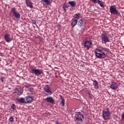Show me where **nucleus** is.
I'll return each instance as SVG.
<instances>
[{
  "label": "nucleus",
  "mask_w": 124,
  "mask_h": 124,
  "mask_svg": "<svg viewBox=\"0 0 124 124\" xmlns=\"http://www.w3.org/2000/svg\"><path fill=\"white\" fill-rule=\"evenodd\" d=\"M45 100H46L47 102H49V103H51L52 104H54V103H55V100L51 96L46 97Z\"/></svg>",
  "instance_id": "nucleus-13"
},
{
  "label": "nucleus",
  "mask_w": 124,
  "mask_h": 124,
  "mask_svg": "<svg viewBox=\"0 0 124 124\" xmlns=\"http://www.w3.org/2000/svg\"><path fill=\"white\" fill-rule=\"evenodd\" d=\"M4 38L7 43H9L12 41V39L10 37V34L9 33H6L4 36Z\"/></svg>",
  "instance_id": "nucleus-10"
},
{
  "label": "nucleus",
  "mask_w": 124,
  "mask_h": 124,
  "mask_svg": "<svg viewBox=\"0 0 124 124\" xmlns=\"http://www.w3.org/2000/svg\"><path fill=\"white\" fill-rule=\"evenodd\" d=\"M93 86H94L95 89H98V82L96 80H93Z\"/></svg>",
  "instance_id": "nucleus-19"
},
{
  "label": "nucleus",
  "mask_w": 124,
  "mask_h": 124,
  "mask_svg": "<svg viewBox=\"0 0 124 124\" xmlns=\"http://www.w3.org/2000/svg\"><path fill=\"white\" fill-rule=\"evenodd\" d=\"M101 39L102 41V43L103 44H105V43H107L108 42H110V38H109V36L107 33L104 32L101 35Z\"/></svg>",
  "instance_id": "nucleus-4"
},
{
  "label": "nucleus",
  "mask_w": 124,
  "mask_h": 124,
  "mask_svg": "<svg viewBox=\"0 0 124 124\" xmlns=\"http://www.w3.org/2000/svg\"><path fill=\"white\" fill-rule=\"evenodd\" d=\"M78 23V19L73 18L71 20V25L72 28H74V27H75V26L77 25Z\"/></svg>",
  "instance_id": "nucleus-17"
},
{
  "label": "nucleus",
  "mask_w": 124,
  "mask_h": 124,
  "mask_svg": "<svg viewBox=\"0 0 124 124\" xmlns=\"http://www.w3.org/2000/svg\"><path fill=\"white\" fill-rule=\"evenodd\" d=\"M29 87H30V84H27L26 85H25V87L26 88H28Z\"/></svg>",
  "instance_id": "nucleus-32"
},
{
  "label": "nucleus",
  "mask_w": 124,
  "mask_h": 124,
  "mask_svg": "<svg viewBox=\"0 0 124 124\" xmlns=\"http://www.w3.org/2000/svg\"><path fill=\"white\" fill-rule=\"evenodd\" d=\"M55 124H62V123H61V122H59L58 121H56Z\"/></svg>",
  "instance_id": "nucleus-31"
},
{
  "label": "nucleus",
  "mask_w": 124,
  "mask_h": 124,
  "mask_svg": "<svg viewBox=\"0 0 124 124\" xmlns=\"http://www.w3.org/2000/svg\"><path fill=\"white\" fill-rule=\"evenodd\" d=\"M32 23L34 25H36V21L35 20H34V19H32Z\"/></svg>",
  "instance_id": "nucleus-28"
},
{
  "label": "nucleus",
  "mask_w": 124,
  "mask_h": 124,
  "mask_svg": "<svg viewBox=\"0 0 124 124\" xmlns=\"http://www.w3.org/2000/svg\"><path fill=\"white\" fill-rule=\"evenodd\" d=\"M16 100H17V101L20 103H26L25 98H24L16 99Z\"/></svg>",
  "instance_id": "nucleus-20"
},
{
  "label": "nucleus",
  "mask_w": 124,
  "mask_h": 124,
  "mask_svg": "<svg viewBox=\"0 0 124 124\" xmlns=\"http://www.w3.org/2000/svg\"><path fill=\"white\" fill-rule=\"evenodd\" d=\"M14 121V119H13V117H11L9 119V123H13V122Z\"/></svg>",
  "instance_id": "nucleus-24"
},
{
  "label": "nucleus",
  "mask_w": 124,
  "mask_h": 124,
  "mask_svg": "<svg viewBox=\"0 0 124 124\" xmlns=\"http://www.w3.org/2000/svg\"><path fill=\"white\" fill-rule=\"evenodd\" d=\"M81 15L80 13L76 14L74 15L73 17L75 18V19H79V16Z\"/></svg>",
  "instance_id": "nucleus-23"
},
{
  "label": "nucleus",
  "mask_w": 124,
  "mask_h": 124,
  "mask_svg": "<svg viewBox=\"0 0 124 124\" xmlns=\"http://www.w3.org/2000/svg\"><path fill=\"white\" fill-rule=\"evenodd\" d=\"M83 23H84V21L83 20V19H80L78 21V26L80 27V28H81V27H82L83 26Z\"/></svg>",
  "instance_id": "nucleus-22"
},
{
  "label": "nucleus",
  "mask_w": 124,
  "mask_h": 124,
  "mask_svg": "<svg viewBox=\"0 0 124 124\" xmlns=\"http://www.w3.org/2000/svg\"><path fill=\"white\" fill-rule=\"evenodd\" d=\"M59 96H60V98L61 99L60 105L62 107H64V105H65V100L64 99V98L62 97V95H60Z\"/></svg>",
  "instance_id": "nucleus-12"
},
{
  "label": "nucleus",
  "mask_w": 124,
  "mask_h": 124,
  "mask_svg": "<svg viewBox=\"0 0 124 124\" xmlns=\"http://www.w3.org/2000/svg\"><path fill=\"white\" fill-rule=\"evenodd\" d=\"M109 11L111 14L113 15H117V16H121V14H120V12H119L118 10H117V7L116 5L111 6L109 8Z\"/></svg>",
  "instance_id": "nucleus-5"
},
{
  "label": "nucleus",
  "mask_w": 124,
  "mask_h": 124,
  "mask_svg": "<svg viewBox=\"0 0 124 124\" xmlns=\"http://www.w3.org/2000/svg\"><path fill=\"white\" fill-rule=\"evenodd\" d=\"M53 0H42V2L46 5H50Z\"/></svg>",
  "instance_id": "nucleus-16"
},
{
  "label": "nucleus",
  "mask_w": 124,
  "mask_h": 124,
  "mask_svg": "<svg viewBox=\"0 0 124 124\" xmlns=\"http://www.w3.org/2000/svg\"><path fill=\"white\" fill-rule=\"evenodd\" d=\"M31 73L35 74L36 76H40L43 73V71L38 69H32L31 70Z\"/></svg>",
  "instance_id": "nucleus-8"
},
{
  "label": "nucleus",
  "mask_w": 124,
  "mask_h": 124,
  "mask_svg": "<svg viewBox=\"0 0 124 124\" xmlns=\"http://www.w3.org/2000/svg\"><path fill=\"white\" fill-rule=\"evenodd\" d=\"M67 6L66 5L63 6V9H64V11L65 12L66 11V9L68 8Z\"/></svg>",
  "instance_id": "nucleus-26"
},
{
  "label": "nucleus",
  "mask_w": 124,
  "mask_h": 124,
  "mask_svg": "<svg viewBox=\"0 0 124 124\" xmlns=\"http://www.w3.org/2000/svg\"><path fill=\"white\" fill-rule=\"evenodd\" d=\"M94 54L97 59H105L108 56V51L105 48H97L94 50Z\"/></svg>",
  "instance_id": "nucleus-1"
},
{
  "label": "nucleus",
  "mask_w": 124,
  "mask_h": 124,
  "mask_svg": "<svg viewBox=\"0 0 124 124\" xmlns=\"http://www.w3.org/2000/svg\"><path fill=\"white\" fill-rule=\"evenodd\" d=\"M33 100V98L31 96H27L25 98V103H30Z\"/></svg>",
  "instance_id": "nucleus-14"
},
{
  "label": "nucleus",
  "mask_w": 124,
  "mask_h": 124,
  "mask_svg": "<svg viewBox=\"0 0 124 124\" xmlns=\"http://www.w3.org/2000/svg\"><path fill=\"white\" fill-rule=\"evenodd\" d=\"M111 112L109 111V108H107L103 109L102 112V118L105 121L110 120Z\"/></svg>",
  "instance_id": "nucleus-3"
},
{
  "label": "nucleus",
  "mask_w": 124,
  "mask_h": 124,
  "mask_svg": "<svg viewBox=\"0 0 124 124\" xmlns=\"http://www.w3.org/2000/svg\"><path fill=\"white\" fill-rule=\"evenodd\" d=\"M85 118L84 115L80 113V112H76L74 116V121L77 124H81L84 122Z\"/></svg>",
  "instance_id": "nucleus-2"
},
{
  "label": "nucleus",
  "mask_w": 124,
  "mask_h": 124,
  "mask_svg": "<svg viewBox=\"0 0 124 124\" xmlns=\"http://www.w3.org/2000/svg\"><path fill=\"white\" fill-rule=\"evenodd\" d=\"M110 88H111L112 90H114V91L117 90V88H118V85H117V83L116 82H112Z\"/></svg>",
  "instance_id": "nucleus-18"
},
{
  "label": "nucleus",
  "mask_w": 124,
  "mask_h": 124,
  "mask_svg": "<svg viewBox=\"0 0 124 124\" xmlns=\"http://www.w3.org/2000/svg\"><path fill=\"white\" fill-rule=\"evenodd\" d=\"M121 116H122V119L123 120L124 122V112L122 113V114L121 115Z\"/></svg>",
  "instance_id": "nucleus-29"
},
{
  "label": "nucleus",
  "mask_w": 124,
  "mask_h": 124,
  "mask_svg": "<svg viewBox=\"0 0 124 124\" xmlns=\"http://www.w3.org/2000/svg\"><path fill=\"white\" fill-rule=\"evenodd\" d=\"M26 3L28 7L30 8H32L33 7V5L31 1V0H26Z\"/></svg>",
  "instance_id": "nucleus-15"
},
{
  "label": "nucleus",
  "mask_w": 124,
  "mask_h": 124,
  "mask_svg": "<svg viewBox=\"0 0 124 124\" xmlns=\"http://www.w3.org/2000/svg\"><path fill=\"white\" fill-rule=\"evenodd\" d=\"M93 3H98L101 7L104 8L106 7V5H105V2H103L100 0H91Z\"/></svg>",
  "instance_id": "nucleus-9"
},
{
  "label": "nucleus",
  "mask_w": 124,
  "mask_h": 124,
  "mask_svg": "<svg viewBox=\"0 0 124 124\" xmlns=\"http://www.w3.org/2000/svg\"><path fill=\"white\" fill-rule=\"evenodd\" d=\"M55 68H58V67H55Z\"/></svg>",
  "instance_id": "nucleus-33"
},
{
  "label": "nucleus",
  "mask_w": 124,
  "mask_h": 124,
  "mask_svg": "<svg viewBox=\"0 0 124 124\" xmlns=\"http://www.w3.org/2000/svg\"><path fill=\"white\" fill-rule=\"evenodd\" d=\"M44 90L46 92V93H47V94H46V95H48V94H52V91L50 90V88H49V86L46 85L44 88Z\"/></svg>",
  "instance_id": "nucleus-11"
},
{
  "label": "nucleus",
  "mask_w": 124,
  "mask_h": 124,
  "mask_svg": "<svg viewBox=\"0 0 124 124\" xmlns=\"http://www.w3.org/2000/svg\"><path fill=\"white\" fill-rule=\"evenodd\" d=\"M68 3L72 7H75V5H76V2L75 1H69Z\"/></svg>",
  "instance_id": "nucleus-21"
},
{
  "label": "nucleus",
  "mask_w": 124,
  "mask_h": 124,
  "mask_svg": "<svg viewBox=\"0 0 124 124\" xmlns=\"http://www.w3.org/2000/svg\"><path fill=\"white\" fill-rule=\"evenodd\" d=\"M93 46V42L91 41L86 40L84 43V48L86 50L91 49Z\"/></svg>",
  "instance_id": "nucleus-6"
},
{
  "label": "nucleus",
  "mask_w": 124,
  "mask_h": 124,
  "mask_svg": "<svg viewBox=\"0 0 124 124\" xmlns=\"http://www.w3.org/2000/svg\"><path fill=\"white\" fill-rule=\"evenodd\" d=\"M29 92H30V93H32V92H33V88L30 89Z\"/></svg>",
  "instance_id": "nucleus-30"
},
{
  "label": "nucleus",
  "mask_w": 124,
  "mask_h": 124,
  "mask_svg": "<svg viewBox=\"0 0 124 124\" xmlns=\"http://www.w3.org/2000/svg\"><path fill=\"white\" fill-rule=\"evenodd\" d=\"M4 79H5V78L3 77H0V80L1 81V82H2V83H3V82H4Z\"/></svg>",
  "instance_id": "nucleus-27"
},
{
  "label": "nucleus",
  "mask_w": 124,
  "mask_h": 124,
  "mask_svg": "<svg viewBox=\"0 0 124 124\" xmlns=\"http://www.w3.org/2000/svg\"><path fill=\"white\" fill-rule=\"evenodd\" d=\"M11 13L13 14V16L16 18V19H20L21 17V15L17 12L16 8L15 7L12 8L11 9Z\"/></svg>",
  "instance_id": "nucleus-7"
},
{
  "label": "nucleus",
  "mask_w": 124,
  "mask_h": 124,
  "mask_svg": "<svg viewBox=\"0 0 124 124\" xmlns=\"http://www.w3.org/2000/svg\"><path fill=\"white\" fill-rule=\"evenodd\" d=\"M11 108L13 110H16V106L14 104H13Z\"/></svg>",
  "instance_id": "nucleus-25"
}]
</instances>
